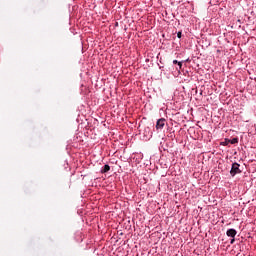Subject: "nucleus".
I'll return each mask as SVG.
<instances>
[{"label":"nucleus","instance_id":"1","mask_svg":"<svg viewBox=\"0 0 256 256\" xmlns=\"http://www.w3.org/2000/svg\"><path fill=\"white\" fill-rule=\"evenodd\" d=\"M239 167L240 165L237 162L232 164V167L230 170V175H232V177H235L236 175H238V173H241V169H239Z\"/></svg>","mask_w":256,"mask_h":256},{"label":"nucleus","instance_id":"5","mask_svg":"<svg viewBox=\"0 0 256 256\" xmlns=\"http://www.w3.org/2000/svg\"><path fill=\"white\" fill-rule=\"evenodd\" d=\"M228 143H231V145H235L236 143H239V139L233 138L232 140H228Z\"/></svg>","mask_w":256,"mask_h":256},{"label":"nucleus","instance_id":"9","mask_svg":"<svg viewBox=\"0 0 256 256\" xmlns=\"http://www.w3.org/2000/svg\"><path fill=\"white\" fill-rule=\"evenodd\" d=\"M231 245H233L235 243V238H233L231 241H230Z\"/></svg>","mask_w":256,"mask_h":256},{"label":"nucleus","instance_id":"7","mask_svg":"<svg viewBox=\"0 0 256 256\" xmlns=\"http://www.w3.org/2000/svg\"><path fill=\"white\" fill-rule=\"evenodd\" d=\"M178 66H179V69H181L183 67V63L182 62H178Z\"/></svg>","mask_w":256,"mask_h":256},{"label":"nucleus","instance_id":"8","mask_svg":"<svg viewBox=\"0 0 256 256\" xmlns=\"http://www.w3.org/2000/svg\"><path fill=\"white\" fill-rule=\"evenodd\" d=\"M173 64H174V65H179V61L174 60V61H173Z\"/></svg>","mask_w":256,"mask_h":256},{"label":"nucleus","instance_id":"4","mask_svg":"<svg viewBox=\"0 0 256 256\" xmlns=\"http://www.w3.org/2000/svg\"><path fill=\"white\" fill-rule=\"evenodd\" d=\"M111 170V166L109 164L104 165V168L101 170V173H108Z\"/></svg>","mask_w":256,"mask_h":256},{"label":"nucleus","instance_id":"3","mask_svg":"<svg viewBox=\"0 0 256 256\" xmlns=\"http://www.w3.org/2000/svg\"><path fill=\"white\" fill-rule=\"evenodd\" d=\"M227 237H232L234 239L235 235H237V230L235 229H228L226 232Z\"/></svg>","mask_w":256,"mask_h":256},{"label":"nucleus","instance_id":"6","mask_svg":"<svg viewBox=\"0 0 256 256\" xmlns=\"http://www.w3.org/2000/svg\"><path fill=\"white\" fill-rule=\"evenodd\" d=\"M181 36H182V33H181V31H180V32L177 33L178 39H181Z\"/></svg>","mask_w":256,"mask_h":256},{"label":"nucleus","instance_id":"2","mask_svg":"<svg viewBox=\"0 0 256 256\" xmlns=\"http://www.w3.org/2000/svg\"><path fill=\"white\" fill-rule=\"evenodd\" d=\"M163 127H165V119L164 118H160L157 120L156 122V129H163Z\"/></svg>","mask_w":256,"mask_h":256}]
</instances>
